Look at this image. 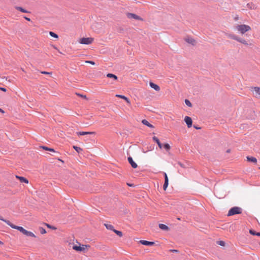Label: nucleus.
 I'll use <instances>...</instances> for the list:
<instances>
[{"instance_id":"nucleus-1","label":"nucleus","mask_w":260,"mask_h":260,"mask_svg":"<svg viewBox=\"0 0 260 260\" xmlns=\"http://www.w3.org/2000/svg\"><path fill=\"white\" fill-rule=\"evenodd\" d=\"M0 220L6 222L7 224L10 225L12 228L18 230L19 231L21 232L23 234H24L27 236L34 237V238H36V237L35 236V235L32 232L26 230L22 226H17V225L13 224V223L10 222L9 220L4 219L1 216H0Z\"/></svg>"},{"instance_id":"nucleus-2","label":"nucleus","mask_w":260,"mask_h":260,"mask_svg":"<svg viewBox=\"0 0 260 260\" xmlns=\"http://www.w3.org/2000/svg\"><path fill=\"white\" fill-rule=\"evenodd\" d=\"M235 29L239 33L242 35L251 30V28L249 25L244 24H237L235 26Z\"/></svg>"},{"instance_id":"nucleus-3","label":"nucleus","mask_w":260,"mask_h":260,"mask_svg":"<svg viewBox=\"0 0 260 260\" xmlns=\"http://www.w3.org/2000/svg\"><path fill=\"white\" fill-rule=\"evenodd\" d=\"M228 37L229 38L234 40H236L237 42H238L244 45L248 46V45H250V44H249L248 42L244 39L240 38L234 34L229 35Z\"/></svg>"},{"instance_id":"nucleus-4","label":"nucleus","mask_w":260,"mask_h":260,"mask_svg":"<svg viewBox=\"0 0 260 260\" xmlns=\"http://www.w3.org/2000/svg\"><path fill=\"white\" fill-rule=\"evenodd\" d=\"M242 212V209L238 207H234L232 208L228 213V216H232L235 214H241Z\"/></svg>"},{"instance_id":"nucleus-5","label":"nucleus","mask_w":260,"mask_h":260,"mask_svg":"<svg viewBox=\"0 0 260 260\" xmlns=\"http://www.w3.org/2000/svg\"><path fill=\"white\" fill-rule=\"evenodd\" d=\"M93 38L91 37L82 38L80 39L78 42L82 44L89 45L91 44L93 42Z\"/></svg>"},{"instance_id":"nucleus-6","label":"nucleus","mask_w":260,"mask_h":260,"mask_svg":"<svg viewBox=\"0 0 260 260\" xmlns=\"http://www.w3.org/2000/svg\"><path fill=\"white\" fill-rule=\"evenodd\" d=\"M251 91L253 93L254 96L260 99V87H251Z\"/></svg>"},{"instance_id":"nucleus-7","label":"nucleus","mask_w":260,"mask_h":260,"mask_svg":"<svg viewBox=\"0 0 260 260\" xmlns=\"http://www.w3.org/2000/svg\"><path fill=\"white\" fill-rule=\"evenodd\" d=\"M89 247H90V246L88 245H74L73 246V249L77 251H83L85 250L86 248Z\"/></svg>"},{"instance_id":"nucleus-8","label":"nucleus","mask_w":260,"mask_h":260,"mask_svg":"<svg viewBox=\"0 0 260 260\" xmlns=\"http://www.w3.org/2000/svg\"><path fill=\"white\" fill-rule=\"evenodd\" d=\"M126 16L129 19H134L140 21L143 20V18L134 13H128L126 14Z\"/></svg>"},{"instance_id":"nucleus-9","label":"nucleus","mask_w":260,"mask_h":260,"mask_svg":"<svg viewBox=\"0 0 260 260\" xmlns=\"http://www.w3.org/2000/svg\"><path fill=\"white\" fill-rule=\"evenodd\" d=\"M184 121L186 123L188 127L189 128L192 126V121L190 117L185 116L184 118Z\"/></svg>"},{"instance_id":"nucleus-10","label":"nucleus","mask_w":260,"mask_h":260,"mask_svg":"<svg viewBox=\"0 0 260 260\" xmlns=\"http://www.w3.org/2000/svg\"><path fill=\"white\" fill-rule=\"evenodd\" d=\"M128 161L131 164V166L134 168L136 169L137 168L138 165L133 160L132 157H128Z\"/></svg>"},{"instance_id":"nucleus-11","label":"nucleus","mask_w":260,"mask_h":260,"mask_svg":"<svg viewBox=\"0 0 260 260\" xmlns=\"http://www.w3.org/2000/svg\"><path fill=\"white\" fill-rule=\"evenodd\" d=\"M186 42L192 45H195L196 44V41L192 38L187 37L185 39Z\"/></svg>"},{"instance_id":"nucleus-12","label":"nucleus","mask_w":260,"mask_h":260,"mask_svg":"<svg viewBox=\"0 0 260 260\" xmlns=\"http://www.w3.org/2000/svg\"><path fill=\"white\" fill-rule=\"evenodd\" d=\"M149 85H150V86L154 89L155 91H159L160 90V87L158 85H157V84H154V83L153 82H150L149 83Z\"/></svg>"},{"instance_id":"nucleus-13","label":"nucleus","mask_w":260,"mask_h":260,"mask_svg":"<svg viewBox=\"0 0 260 260\" xmlns=\"http://www.w3.org/2000/svg\"><path fill=\"white\" fill-rule=\"evenodd\" d=\"M140 242L142 244L147 246H152L154 244V242H149L146 240H141Z\"/></svg>"},{"instance_id":"nucleus-14","label":"nucleus","mask_w":260,"mask_h":260,"mask_svg":"<svg viewBox=\"0 0 260 260\" xmlns=\"http://www.w3.org/2000/svg\"><path fill=\"white\" fill-rule=\"evenodd\" d=\"M77 134L79 136H83V135H86L95 134V132H77Z\"/></svg>"},{"instance_id":"nucleus-15","label":"nucleus","mask_w":260,"mask_h":260,"mask_svg":"<svg viewBox=\"0 0 260 260\" xmlns=\"http://www.w3.org/2000/svg\"><path fill=\"white\" fill-rule=\"evenodd\" d=\"M246 159L247 161L252 162L254 164H256L257 162V159L255 157L248 156L246 157Z\"/></svg>"},{"instance_id":"nucleus-16","label":"nucleus","mask_w":260,"mask_h":260,"mask_svg":"<svg viewBox=\"0 0 260 260\" xmlns=\"http://www.w3.org/2000/svg\"><path fill=\"white\" fill-rule=\"evenodd\" d=\"M16 178H18L21 182H24L26 184L28 183V180L23 177L16 176Z\"/></svg>"},{"instance_id":"nucleus-17","label":"nucleus","mask_w":260,"mask_h":260,"mask_svg":"<svg viewBox=\"0 0 260 260\" xmlns=\"http://www.w3.org/2000/svg\"><path fill=\"white\" fill-rule=\"evenodd\" d=\"M142 123L144 124V125H145L147 126H148L149 127H150V128H153L154 126L151 124H150L147 120L146 119H143L142 120Z\"/></svg>"},{"instance_id":"nucleus-18","label":"nucleus","mask_w":260,"mask_h":260,"mask_svg":"<svg viewBox=\"0 0 260 260\" xmlns=\"http://www.w3.org/2000/svg\"><path fill=\"white\" fill-rule=\"evenodd\" d=\"M152 139H153V140L154 141H155L157 144V145H158V147H159V148H160V149L162 148V144L160 142L159 139L157 137H156L155 136L153 137L152 138Z\"/></svg>"},{"instance_id":"nucleus-19","label":"nucleus","mask_w":260,"mask_h":260,"mask_svg":"<svg viewBox=\"0 0 260 260\" xmlns=\"http://www.w3.org/2000/svg\"><path fill=\"white\" fill-rule=\"evenodd\" d=\"M159 228L160 229L165 230V231H168L169 229V228H168V226H167L166 225H165L164 224H162V223H160L159 224Z\"/></svg>"},{"instance_id":"nucleus-20","label":"nucleus","mask_w":260,"mask_h":260,"mask_svg":"<svg viewBox=\"0 0 260 260\" xmlns=\"http://www.w3.org/2000/svg\"><path fill=\"white\" fill-rule=\"evenodd\" d=\"M107 77L109 78H113L115 80H117V77L113 74L109 73L107 75Z\"/></svg>"},{"instance_id":"nucleus-21","label":"nucleus","mask_w":260,"mask_h":260,"mask_svg":"<svg viewBox=\"0 0 260 260\" xmlns=\"http://www.w3.org/2000/svg\"><path fill=\"white\" fill-rule=\"evenodd\" d=\"M247 7L250 9H255L256 8L255 5L252 3H248L247 4Z\"/></svg>"},{"instance_id":"nucleus-22","label":"nucleus","mask_w":260,"mask_h":260,"mask_svg":"<svg viewBox=\"0 0 260 260\" xmlns=\"http://www.w3.org/2000/svg\"><path fill=\"white\" fill-rule=\"evenodd\" d=\"M16 9L20 11V12H21L22 13H28V12L27 10H26L25 9H24L23 8L20 7H16Z\"/></svg>"},{"instance_id":"nucleus-23","label":"nucleus","mask_w":260,"mask_h":260,"mask_svg":"<svg viewBox=\"0 0 260 260\" xmlns=\"http://www.w3.org/2000/svg\"><path fill=\"white\" fill-rule=\"evenodd\" d=\"M41 148H43L44 150H46V151H49L53 152H55L54 149H53V148H48V147H46V146H41Z\"/></svg>"},{"instance_id":"nucleus-24","label":"nucleus","mask_w":260,"mask_h":260,"mask_svg":"<svg viewBox=\"0 0 260 260\" xmlns=\"http://www.w3.org/2000/svg\"><path fill=\"white\" fill-rule=\"evenodd\" d=\"M249 233L250 234L252 235H256L257 236H260V233L256 232L253 230H250L249 231Z\"/></svg>"},{"instance_id":"nucleus-25","label":"nucleus","mask_w":260,"mask_h":260,"mask_svg":"<svg viewBox=\"0 0 260 260\" xmlns=\"http://www.w3.org/2000/svg\"><path fill=\"white\" fill-rule=\"evenodd\" d=\"M73 148L78 153L82 151V149L81 148L76 146H74Z\"/></svg>"},{"instance_id":"nucleus-26","label":"nucleus","mask_w":260,"mask_h":260,"mask_svg":"<svg viewBox=\"0 0 260 260\" xmlns=\"http://www.w3.org/2000/svg\"><path fill=\"white\" fill-rule=\"evenodd\" d=\"M113 232L116 234L118 236L122 237V233L121 231H117L116 230H113Z\"/></svg>"},{"instance_id":"nucleus-27","label":"nucleus","mask_w":260,"mask_h":260,"mask_svg":"<svg viewBox=\"0 0 260 260\" xmlns=\"http://www.w3.org/2000/svg\"><path fill=\"white\" fill-rule=\"evenodd\" d=\"M105 225L106 226V228L107 229H109V230H112L113 231L114 229V227L112 225H111V224H105Z\"/></svg>"},{"instance_id":"nucleus-28","label":"nucleus","mask_w":260,"mask_h":260,"mask_svg":"<svg viewBox=\"0 0 260 260\" xmlns=\"http://www.w3.org/2000/svg\"><path fill=\"white\" fill-rule=\"evenodd\" d=\"M168 184L169 180H165L164 184L163 186V188L165 190H166L167 188L168 187Z\"/></svg>"},{"instance_id":"nucleus-29","label":"nucleus","mask_w":260,"mask_h":260,"mask_svg":"<svg viewBox=\"0 0 260 260\" xmlns=\"http://www.w3.org/2000/svg\"><path fill=\"white\" fill-rule=\"evenodd\" d=\"M164 148L167 151H169L171 149L170 145L168 143L165 144L164 145Z\"/></svg>"},{"instance_id":"nucleus-30","label":"nucleus","mask_w":260,"mask_h":260,"mask_svg":"<svg viewBox=\"0 0 260 260\" xmlns=\"http://www.w3.org/2000/svg\"><path fill=\"white\" fill-rule=\"evenodd\" d=\"M49 34L51 37L57 39L58 38V35L52 31H50Z\"/></svg>"},{"instance_id":"nucleus-31","label":"nucleus","mask_w":260,"mask_h":260,"mask_svg":"<svg viewBox=\"0 0 260 260\" xmlns=\"http://www.w3.org/2000/svg\"><path fill=\"white\" fill-rule=\"evenodd\" d=\"M39 230L41 234H45L46 233V231L43 228L40 227L39 228Z\"/></svg>"},{"instance_id":"nucleus-32","label":"nucleus","mask_w":260,"mask_h":260,"mask_svg":"<svg viewBox=\"0 0 260 260\" xmlns=\"http://www.w3.org/2000/svg\"><path fill=\"white\" fill-rule=\"evenodd\" d=\"M185 104H186L187 106H188V107H191L192 106V104H191V103H190V102L189 100H185Z\"/></svg>"},{"instance_id":"nucleus-33","label":"nucleus","mask_w":260,"mask_h":260,"mask_svg":"<svg viewBox=\"0 0 260 260\" xmlns=\"http://www.w3.org/2000/svg\"><path fill=\"white\" fill-rule=\"evenodd\" d=\"M116 96L118 97V98H121V99H123V100H124L125 98L126 97V96H125L124 95H120V94H116Z\"/></svg>"},{"instance_id":"nucleus-34","label":"nucleus","mask_w":260,"mask_h":260,"mask_svg":"<svg viewBox=\"0 0 260 260\" xmlns=\"http://www.w3.org/2000/svg\"><path fill=\"white\" fill-rule=\"evenodd\" d=\"M218 244L221 246H224L225 245V243L224 241H218Z\"/></svg>"},{"instance_id":"nucleus-35","label":"nucleus","mask_w":260,"mask_h":260,"mask_svg":"<svg viewBox=\"0 0 260 260\" xmlns=\"http://www.w3.org/2000/svg\"><path fill=\"white\" fill-rule=\"evenodd\" d=\"M41 73L43 74H45V75H51L52 74V73L51 72H45V71H42Z\"/></svg>"},{"instance_id":"nucleus-36","label":"nucleus","mask_w":260,"mask_h":260,"mask_svg":"<svg viewBox=\"0 0 260 260\" xmlns=\"http://www.w3.org/2000/svg\"><path fill=\"white\" fill-rule=\"evenodd\" d=\"M124 100H125L128 105H131L130 100L127 98L125 97Z\"/></svg>"},{"instance_id":"nucleus-37","label":"nucleus","mask_w":260,"mask_h":260,"mask_svg":"<svg viewBox=\"0 0 260 260\" xmlns=\"http://www.w3.org/2000/svg\"><path fill=\"white\" fill-rule=\"evenodd\" d=\"M85 62L87 63H90V64H91L92 65H94L95 64V62L92 61H88V60H87V61H86Z\"/></svg>"},{"instance_id":"nucleus-38","label":"nucleus","mask_w":260,"mask_h":260,"mask_svg":"<svg viewBox=\"0 0 260 260\" xmlns=\"http://www.w3.org/2000/svg\"><path fill=\"white\" fill-rule=\"evenodd\" d=\"M165 180H169L168 176L166 173H164Z\"/></svg>"},{"instance_id":"nucleus-39","label":"nucleus","mask_w":260,"mask_h":260,"mask_svg":"<svg viewBox=\"0 0 260 260\" xmlns=\"http://www.w3.org/2000/svg\"><path fill=\"white\" fill-rule=\"evenodd\" d=\"M0 90L6 92L7 91V89H6V88H4V87H0Z\"/></svg>"},{"instance_id":"nucleus-40","label":"nucleus","mask_w":260,"mask_h":260,"mask_svg":"<svg viewBox=\"0 0 260 260\" xmlns=\"http://www.w3.org/2000/svg\"><path fill=\"white\" fill-rule=\"evenodd\" d=\"M178 165H179L180 167H181L182 168H185V166H184V165L183 164H182V163H181V162H178Z\"/></svg>"},{"instance_id":"nucleus-41","label":"nucleus","mask_w":260,"mask_h":260,"mask_svg":"<svg viewBox=\"0 0 260 260\" xmlns=\"http://www.w3.org/2000/svg\"><path fill=\"white\" fill-rule=\"evenodd\" d=\"M46 225L48 228H50V229H51V228H52V229H55V228H52V227H51V226L50 225H49V224H47V223L46 224Z\"/></svg>"},{"instance_id":"nucleus-42","label":"nucleus","mask_w":260,"mask_h":260,"mask_svg":"<svg viewBox=\"0 0 260 260\" xmlns=\"http://www.w3.org/2000/svg\"><path fill=\"white\" fill-rule=\"evenodd\" d=\"M53 48H55V49H56L60 53H61V52L59 51V50L57 49V48L56 47H55V46H53Z\"/></svg>"},{"instance_id":"nucleus-43","label":"nucleus","mask_w":260,"mask_h":260,"mask_svg":"<svg viewBox=\"0 0 260 260\" xmlns=\"http://www.w3.org/2000/svg\"><path fill=\"white\" fill-rule=\"evenodd\" d=\"M193 126H194V127L196 129H200V128H201L200 127H198V126H196V125H194Z\"/></svg>"},{"instance_id":"nucleus-44","label":"nucleus","mask_w":260,"mask_h":260,"mask_svg":"<svg viewBox=\"0 0 260 260\" xmlns=\"http://www.w3.org/2000/svg\"><path fill=\"white\" fill-rule=\"evenodd\" d=\"M25 19L26 20L28 21H30V18H29L25 17Z\"/></svg>"},{"instance_id":"nucleus-45","label":"nucleus","mask_w":260,"mask_h":260,"mask_svg":"<svg viewBox=\"0 0 260 260\" xmlns=\"http://www.w3.org/2000/svg\"><path fill=\"white\" fill-rule=\"evenodd\" d=\"M230 152H231V150H230V149H228V150H226V152H227V153H230Z\"/></svg>"},{"instance_id":"nucleus-46","label":"nucleus","mask_w":260,"mask_h":260,"mask_svg":"<svg viewBox=\"0 0 260 260\" xmlns=\"http://www.w3.org/2000/svg\"><path fill=\"white\" fill-rule=\"evenodd\" d=\"M0 112H3V113H4V111H3L2 109H0Z\"/></svg>"},{"instance_id":"nucleus-47","label":"nucleus","mask_w":260,"mask_h":260,"mask_svg":"<svg viewBox=\"0 0 260 260\" xmlns=\"http://www.w3.org/2000/svg\"><path fill=\"white\" fill-rule=\"evenodd\" d=\"M0 244H3V243L1 241H0Z\"/></svg>"},{"instance_id":"nucleus-48","label":"nucleus","mask_w":260,"mask_h":260,"mask_svg":"<svg viewBox=\"0 0 260 260\" xmlns=\"http://www.w3.org/2000/svg\"><path fill=\"white\" fill-rule=\"evenodd\" d=\"M81 96H82V97H83V96H82V95H81ZM84 98H85V97H86V95H84Z\"/></svg>"},{"instance_id":"nucleus-49","label":"nucleus","mask_w":260,"mask_h":260,"mask_svg":"<svg viewBox=\"0 0 260 260\" xmlns=\"http://www.w3.org/2000/svg\"><path fill=\"white\" fill-rule=\"evenodd\" d=\"M259 169H260V167L259 168Z\"/></svg>"}]
</instances>
